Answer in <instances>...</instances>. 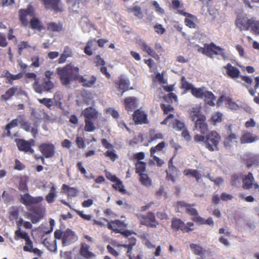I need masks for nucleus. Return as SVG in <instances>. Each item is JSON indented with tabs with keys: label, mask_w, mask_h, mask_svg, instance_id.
<instances>
[{
	"label": "nucleus",
	"mask_w": 259,
	"mask_h": 259,
	"mask_svg": "<svg viewBox=\"0 0 259 259\" xmlns=\"http://www.w3.org/2000/svg\"><path fill=\"white\" fill-rule=\"evenodd\" d=\"M57 73L59 76L61 83L65 86L68 85L71 81H77L83 87H92L96 81V77L92 75L91 79L87 80L79 74V68L72 63H68L62 67L57 68Z\"/></svg>",
	"instance_id": "1"
},
{
	"label": "nucleus",
	"mask_w": 259,
	"mask_h": 259,
	"mask_svg": "<svg viewBox=\"0 0 259 259\" xmlns=\"http://www.w3.org/2000/svg\"><path fill=\"white\" fill-rule=\"evenodd\" d=\"M43 200L44 198L41 196L33 197L28 193L21 195L20 201L30 212L28 214L27 218L33 224L37 223L44 217L46 211L45 207L42 204L36 205Z\"/></svg>",
	"instance_id": "2"
},
{
	"label": "nucleus",
	"mask_w": 259,
	"mask_h": 259,
	"mask_svg": "<svg viewBox=\"0 0 259 259\" xmlns=\"http://www.w3.org/2000/svg\"><path fill=\"white\" fill-rule=\"evenodd\" d=\"M194 140L197 143H203V146L210 152L219 150L221 135L215 131H211L205 135L196 134Z\"/></svg>",
	"instance_id": "3"
},
{
	"label": "nucleus",
	"mask_w": 259,
	"mask_h": 259,
	"mask_svg": "<svg viewBox=\"0 0 259 259\" xmlns=\"http://www.w3.org/2000/svg\"><path fill=\"white\" fill-rule=\"evenodd\" d=\"M54 74L53 71L47 70L45 72V77L43 78L42 82L38 81H34L32 84V88L34 91L39 94L44 92L52 93L55 88V84L51 79Z\"/></svg>",
	"instance_id": "4"
},
{
	"label": "nucleus",
	"mask_w": 259,
	"mask_h": 259,
	"mask_svg": "<svg viewBox=\"0 0 259 259\" xmlns=\"http://www.w3.org/2000/svg\"><path fill=\"white\" fill-rule=\"evenodd\" d=\"M198 48V52L201 53L210 58H213V56L220 55L224 60L228 58V55L226 54L225 49L215 45L213 42L209 44H205L203 47L196 45Z\"/></svg>",
	"instance_id": "5"
},
{
	"label": "nucleus",
	"mask_w": 259,
	"mask_h": 259,
	"mask_svg": "<svg viewBox=\"0 0 259 259\" xmlns=\"http://www.w3.org/2000/svg\"><path fill=\"white\" fill-rule=\"evenodd\" d=\"M54 237L57 239L61 240L63 246L74 243L78 240V236L76 233L70 229H67L64 231L56 230L54 232Z\"/></svg>",
	"instance_id": "6"
},
{
	"label": "nucleus",
	"mask_w": 259,
	"mask_h": 259,
	"mask_svg": "<svg viewBox=\"0 0 259 259\" xmlns=\"http://www.w3.org/2000/svg\"><path fill=\"white\" fill-rule=\"evenodd\" d=\"M127 225L122 221L115 220L108 222V228L116 233H120L123 236H128L132 233V230H126Z\"/></svg>",
	"instance_id": "7"
},
{
	"label": "nucleus",
	"mask_w": 259,
	"mask_h": 259,
	"mask_svg": "<svg viewBox=\"0 0 259 259\" xmlns=\"http://www.w3.org/2000/svg\"><path fill=\"white\" fill-rule=\"evenodd\" d=\"M194 226L193 222L185 224L181 219L177 218H173L171 220V228L175 231L180 230L183 233H189L194 230V228H192Z\"/></svg>",
	"instance_id": "8"
},
{
	"label": "nucleus",
	"mask_w": 259,
	"mask_h": 259,
	"mask_svg": "<svg viewBox=\"0 0 259 259\" xmlns=\"http://www.w3.org/2000/svg\"><path fill=\"white\" fill-rule=\"evenodd\" d=\"M239 78L246 83L245 86L248 89L249 93L251 96H254L257 89L259 88V76H258L254 78L255 85L254 89L251 88L252 79L250 76L240 75ZM254 101L256 104H259V92L258 93V96H255L254 98Z\"/></svg>",
	"instance_id": "9"
},
{
	"label": "nucleus",
	"mask_w": 259,
	"mask_h": 259,
	"mask_svg": "<svg viewBox=\"0 0 259 259\" xmlns=\"http://www.w3.org/2000/svg\"><path fill=\"white\" fill-rule=\"evenodd\" d=\"M140 224L151 228H156L159 223L156 220L154 213L149 212L146 214H141L138 217Z\"/></svg>",
	"instance_id": "10"
},
{
	"label": "nucleus",
	"mask_w": 259,
	"mask_h": 259,
	"mask_svg": "<svg viewBox=\"0 0 259 259\" xmlns=\"http://www.w3.org/2000/svg\"><path fill=\"white\" fill-rule=\"evenodd\" d=\"M46 10L53 11L58 13L63 11L61 0H40Z\"/></svg>",
	"instance_id": "11"
},
{
	"label": "nucleus",
	"mask_w": 259,
	"mask_h": 259,
	"mask_svg": "<svg viewBox=\"0 0 259 259\" xmlns=\"http://www.w3.org/2000/svg\"><path fill=\"white\" fill-rule=\"evenodd\" d=\"M35 15V11L32 6L29 5L26 9H20L19 11V20L22 26L27 27L29 25L27 17H33Z\"/></svg>",
	"instance_id": "12"
},
{
	"label": "nucleus",
	"mask_w": 259,
	"mask_h": 259,
	"mask_svg": "<svg viewBox=\"0 0 259 259\" xmlns=\"http://www.w3.org/2000/svg\"><path fill=\"white\" fill-rule=\"evenodd\" d=\"M38 150L46 158L54 157L55 154V147L50 143H44L38 146Z\"/></svg>",
	"instance_id": "13"
},
{
	"label": "nucleus",
	"mask_w": 259,
	"mask_h": 259,
	"mask_svg": "<svg viewBox=\"0 0 259 259\" xmlns=\"http://www.w3.org/2000/svg\"><path fill=\"white\" fill-rule=\"evenodd\" d=\"M205 116H201L200 118L197 119L195 122L194 127L196 130L200 132L202 135H204L208 132V125L206 121Z\"/></svg>",
	"instance_id": "14"
},
{
	"label": "nucleus",
	"mask_w": 259,
	"mask_h": 259,
	"mask_svg": "<svg viewBox=\"0 0 259 259\" xmlns=\"http://www.w3.org/2000/svg\"><path fill=\"white\" fill-rule=\"evenodd\" d=\"M223 68L226 70V73L224 74L230 78L236 79L240 76L241 73L239 69L236 67L232 65L230 63L227 64Z\"/></svg>",
	"instance_id": "15"
},
{
	"label": "nucleus",
	"mask_w": 259,
	"mask_h": 259,
	"mask_svg": "<svg viewBox=\"0 0 259 259\" xmlns=\"http://www.w3.org/2000/svg\"><path fill=\"white\" fill-rule=\"evenodd\" d=\"M23 90L18 87H13L9 88L5 93L1 97V100L7 102L10 100L15 95H19L22 94Z\"/></svg>",
	"instance_id": "16"
},
{
	"label": "nucleus",
	"mask_w": 259,
	"mask_h": 259,
	"mask_svg": "<svg viewBox=\"0 0 259 259\" xmlns=\"http://www.w3.org/2000/svg\"><path fill=\"white\" fill-rule=\"evenodd\" d=\"M133 119L137 124H147L149 123L147 115L140 109L135 111L133 115Z\"/></svg>",
	"instance_id": "17"
},
{
	"label": "nucleus",
	"mask_w": 259,
	"mask_h": 259,
	"mask_svg": "<svg viewBox=\"0 0 259 259\" xmlns=\"http://www.w3.org/2000/svg\"><path fill=\"white\" fill-rule=\"evenodd\" d=\"M15 142L19 151L31 154L34 152V150L30 147L27 141L21 139H16Z\"/></svg>",
	"instance_id": "18"
},
{
	"label": "nucleus",
	"mask_w": 259,
	"mask_h": 259,
	"mask_svg": "<svg viewBox=\"0 0 259 259\" xmlns=\"http://www.w3.org/2000/svg\"><path fill=\"white\" fill-rule=\"evenodd\" d=\"M178 13L181 15L186 17L185 19V23L186 26L191 28H195L196 26L194 20L196 19L195 16L185 12L184 10H178Z\"/></svg>",
	"instance_id": "19"
},
{
	"label": "nucleus",
	"mask_w": 259,
	"mask_h": 259,
	"mask_svg": "<svg viewBox=\"0 0 259 259\" xmlns=\"http://www.w3.org/2000/svg\"><path fill=\"white\" fill-rule=\"evenodd\" d=\"M82 114L85 119L96 120L99 117V112L92 107L85 108L82 111Z\"/></svg>",
	"instance_id": "20"
},
{
	"label": "nucleus",
	"mask_w": 259,
	"mask_h": 259,
	"mask_svg": "<svg viewBox=\"0 0 259 259\" xmlns=\"http://www.w3.org/2000/svg\"><path fill=\"white\" fill-rule=\"evenodd\" d=\"M258 140V138L257 136L248 131H244L240 138V143L242 144L251 143Z\"/></svg>",
	"instance_id": "21"
},
{
	"label": "nucleus",
	"mask_w": 259,
	"mask_h": 259,
	"mask_svg": "<svg viewBox=\"0 0 259 259\" xmlns=\"http://www.w3.org/2000/svg\"><path fill=\"white\" fill-rule=\"evenodd\" d=\"M25 241V245L23 248L24 251L33 252L39 257L41 256L42 251L37 248H33V242L29 237Z\"/></svg>",
	"instance_id": "22"
},
{
	"label": "nucleus",
	"mask_w": 259,
	"mask_h": 259,
	"mask_svg": "<svg viewBox=\"0 0 259 259\" xmlns=\"http://www.w3.org/2000/svg\"><path fill=\"white\" fill-rule=\"evenodd\" d=\"M48 187L50 189L48 194L46 196V200L48 203L50 204L53 203L57 197V188L53 183H51Z\"/></svg>",
	"instance_id": "23"
},
{
	"label": "nucleus",
	"mask_w": 259,
	"mask_h": 259,
	"mask_svg": "<svg viewBox=\"0 0 259 259\" xmlns=\"http://www.w3.org/2000/svg\"><path fill=\"white\" fill-rule=\"evenodd\" d=\"M90 246L85 243H82L80 245V254L85 258L91 259L95 256L92 251H90Z\"/></svg>",
	"instance_id": "24"
},
{
	"label": "nucleus",
	"mask_w": 259,
	"mask_h": 259,
	"mask_svg": "<svg viewBox=\"0 0 259 259\" xmlns=\"http://www.w3.org/2000/svg\"><path fill=\"white\" fill-rule=\"evenodd\" d=\"M139 45L143 51L146 52L155 59L159 58V56L156 52L151 47L149 46L145 41L140 40Z\"/></svg>",
	"instance_id": "25"
},
{
	"label": "nucleus",
	"mask_w": 259,
	"mask_h": 259,
	"mask_svg": "<svg viewBox=\"0 0 259 259\" xmlns=\"http://www.w3.org/2000/svg\"><path fill=\"white\" fill-rule=\"evenodd\" d=\"M254 180L253 175L250 172L246 175L242 176L243 188L246 190L252 188V182H254Z\"/></svg>",
	"instance_id": "26"
},
{
	"label": "nucleus",
	"mask_w": 259,
	"mask_h": 259,
	"mask_svg": "<svg viewBox=\"0 0 259 259\" xmlns=\"http://www.w3.org/2000/svg\"><path fill=\"white\" fill-rule=\"evenodd\" d=\"M134 234V232L132 231V233L128 236H123L127 241L125 242V244L122 245L124 247L127 248L126 253L132 252L133 247L136 244L137 240L135 237L132 236Z\"/></svg>",
	"instance_id": "27"
},
{
	"label": "nucleus",
	"mask_w": 259,
	"mask_h": 259,
	"mask_svg": "<svg viewBox=\"0 0 259 259\" xmlns=\"http://www.w3.org/2000/svg\"><path fill=\"white\" fill-rule=\"evenodd\" d=\"M249 19L245 18H237L236 20L235 24L241 31L248 30L249 29Z\"/></svg>",
	"instance_id": "28"
},
{
	"label": "nucleus",
	"mask_w": 259,
	"mask_h": 259,
	"mask_svg": "<svg viewBox=\"0 0 259 259\" xmlns=\"http://www.w3.org/2000/svg\"><path fill=\"white\" fill-rule=\"evenodd\" d=\"M61 193H65L68 197H75L78 193V190L74 187H70L66 184H63L61 188Z\"/></svg>",
	"instance_id": "29"
},
{
	"label": "nucleus",
	"mask_w": 259,
	"mask_h": 259,
	"mask_svg": "<svg viewBox=\"0 0 259 259\" xmlns=\"http://www.w3.org/2000/svg\"><path fill=\"white\" fill-rule=\"evenodd\" d=\"M238 136L235 133H230L224 138L223 144L226 149H230L232 147V144L237 142Z\"/></svg>",
	"instance_id": "30"
},
{
	"label": "nucleus",
	"mask_w": 259,
	"mask_h": 259,
	"mask_svg": "<svg viewBox=\"0 0 259 259\" xmlns=\"http://www.w3.org/2000/svg\"><path fill=\"white\" fill-rule=\"evenodd\" d=\"M115 83L118 86V90L122 91L121 95L124 92H126L129 90L130 83L128 79L121 77L119 78L118 81H117Z\"/></svg>",
	"instance_id": "31"
},
{
	"label": "nucleus",
	"mask_w": 259,
	"mask_h": 259,
	"mask_svg": "<svg viewBox=\"0 0 259 259\" xmlns=\"http://www.w3.org/2000/svg\"><path fill=\"white\" fill-rule=\"evenodd\" d=\"M189 117L192 121H195L197 119L200 118L201 116H205L201 113L200 107L195 106L190 109L189 111Z\"/></svg>",
	"instance_id": "32"
},
{
	"label": "nucleus",
	"mask_w": 259,
	"mask_h": 259,
	"mask_svg": "<svg viewBox=\"0 0 259 259\" xmlns=\"http://www.w3.org/2000/svg\"><path fill=\"white\" fill-rule=\"evenodd\" d=\"M18 125V119H13L10 122L8 123L5 127L4 131L2 134L3 138L10 137L11 136V129L16 127Z\"/></svg>",
	"instance_id": "33"
},
{
	"label": "nucleus",
	"mask_w": 259,
	"mask_h": 259,
	"mask_svg": "<svg viewBox=\"0 0 259 259\" xmlns=\"http://www.w3.org/2000/svg\"><path fill=\"white\" fill-rule=\"evenodd\" d=\"M32 17L29 23L30 27L32 29L37 30L40 32L45 29L43 24L38 18L34 17V16Z\"/></svg>",
	"instance_id": "34"
},
{
	"label": "nucleus",
	"mask_w": 259,
	"mask_h": 259,
	"mask_svg": "<svg viewBox=\"0 0 259 259\" xmlns=\"http://www.w3.org/2000/svg\"><path fill=\"white\" fill-rule=\"evenodd\" d=\"M125 109L130 113L136 108V98L135 97H128L124 99Z\"/></svg>",
	"instance_id": "35"
},
{
	"label": "nucleus",
	"mask_w": 259,
	"mask_h": 259,
	"mask_svg": "<svg viewBox=\"0 0 259 259\" xmlns=\"http://www.w3.org/2000/svg\"><path fill=\"white\" fill-rule=\"evenodd\" d=\"M47 29L52 32H61L63 29L62 23H57L54 22H49L47 24Z\"/></svg>",
	"instance_id": "36"
},
{
	"label": "nucleus",
	"mask_w": 259,
	"mask_h": 259,
	"mask_svg": "<svg viewBox=\"0 0 259 259\" xmlns=\"http://www.w3.org/2000/svg\"><path fill=\"white\" fill-rule=\"evenodd\" d=\"M195 204H189L186 209V213L192 217L191 220L196 223V219L197 217H200L197 209L193 207Z\"/></svg>",
	"instance_id": "37"
},
{
	"label": "nucleus",
	"mask_w": 259,
	"mask_h": 259,
	"mask_svg": "<svg viewBox=\"0 0 259 259\" xmlns=\"http://www.w3.org/2000/svg\"><path fill=\"white\" fill-rule=\"evenodd\" d=\"M178 169L176 167H172L171 168H168L166 170V179L168 181H171L173 183L176 182V177L178 176Z\"/></svg>",
	"instance_id": "38"
},
{
	"label": "nucleus",
	"mask_w": 259,
	"mask_h": 259,
	"mask_svg": "<svg viewBox=\"0 0 259 259\" xmlns=\"http://www.w3.org/2000/svg\"><path fill=\"white\" fill-rule=\"evenodd\" d=\"M42 244L45 246L48 250L50 251L54 252L57 250V245L56 241L54 240L53 242H51L48 240V237H45V235H44L42 236Z\"/></svg>",
	"instance_id": "39"
},
{
	"label": "nucleus",
	"mask_w": 259,
	"mask_h": 259,
	"mask_svg": "<svg viewBox=\"0 0 259 259\" xmlns=\"http://www.w3.org/2000/svg\"><path fill=\"white\" fill-rule=\"evenodd\" d=\"M205 102L210 106H214V101L216 97L214 94L210 91H206L204 96Z\"/></svg>",
	"instance_id": "40"
},
{
	"label": "nucleus",
	"mask_w": 259,
	"mask_h": 259,
	"mask_svg": "<svg viewBox=\"0 0 259 259\" xmlns=\"http://www.w3.org/2000/svg\"><path fill=\"white\" fill-rule=\"evenodd\" d=\"M149 142H152L163 138V135L161 133L158 132L155 129H150L149 131Z\"/></svg>",
	"instance_id": "41"
},
{
	"label": "nucleus",
	"mask_w": 259,
	"mask_h": 259,
	"mask_svg": "<svg viewBox=\"0 0 259 259\" xmlns=\"http://www.w3.org/2000/svg\"><path fill=\"white\" fill-rule=\"evenodd\" d=\"M127 11L129 13H133L136 17L139 19H142L143 17L142 9L139 6L127 8Z\"/></svg>",
	"instance_id": "42"
},
{
	"label": "nucleus",
	"mask_w": 259,
	"mask_h": 259,
	"mask_svg": "<svg viewBox=\"0 0 259 259\" xmlns=\"http://www.w3.org/2000/svg\"><path fill=\"white\" fill-rule=\"evenodd\" d=\"M249 29L255 34H259V20H256L254 18L249 19Z\"/></svg>",
	"instance_id": "43"
},
{
	"label": "nucleus",
	"mask_w": 259,
	"mask_h": 259,
	"mask_svg": "<svg viewBox=\"0 0 259 259\" xmlns=\"http://www.w3.org/2000/svg\"><path fill=\"white\" fill-rule=\"evenodd\" d=\"M206 92V90H205L204 87L199 88H196L194 87V88L192 89L191 93L192 95L196 98L203 99L204 98Z\"/></svg>",
	"instance_id": "44"
},
{
	"label": "nucleus",
	"mask_w": 259,
	"mask_h": 259,
	"mask_svg": "<svg viewBox=\"0 0 259 259\" xmlns=\"http://www.w3.org/2000/svg\"><path fill=\"white\" fill-rule=\"evenodd\" d=\"M190 247L196 255L202 257L205 254L206 250L198 245L192 243L190 245Z\"/></svg>",
	"instance_id": "45"
},
{
	"label": "nucleus",
	"mask_w": 259,
	"mask_h": 259,
	"mask_svg": "<svg viewBox=\"0 0 259 259\" xmlns=\"http://www.w3.org/2000/svg\"><path fill=\"white\" fill-rule=\"evenodd\" d=\"M136 173L139 175L144 174L146 169V163L143 161H137L135 163Z\"/></svg>",
	"instance_id": "46"
},
{
	"label": "nucleus",
	"mask_w": 259,
	"mask_h": 259,
	"mask_svg": "<svg viewBox=\"0 0 259 259\" xmlns=\"http://www.w3.org/2000/svg\"><path fill=\"white\" fill-rule=\"evenodd\" d=\"M189 203L184 201H178L175 204V210L177 212L182 213L184 210L186 211Z\"/></svg>",
	"instance_id": "47"
},
{
	"label": "nucleus",
	"mask_w": 259,
	"mask_h": 259,
	"mask_svg": "<svg viewBox=\"0 0 259 259\" xmlns=\"http://www.w3.org/2000/svg\"><path fill=\"white\" fill-rule=\"evenodd\" d=\"M172 128L178 131H183L185 128V123L178 119H175L170 123Z\"/></svg>",
	"instance_id": "48"
},
{
	"label": "nucleus",
	"mask_w": 259,
	"mask_h": 259,
	"mask_svg": "<svg viewBox=\"0 0 259 259\" xmlns=\"http://www.w3.org/2000/svg\"><path fill=\"white\" fill-rule=\"evenodd\" d=\"M242 178V175L241 174L232 175L230 179V183L231 185L235 187L240 186Z\"/></svg>",
	"instance_id": "49"
},
{
	"label": "nucleus",
	"mask_w": 259,
	"mask_h": 259,
	"mask_svg": "<svg viewBox=\"0 0 259 259\" xmlns=\"http://www.w3.org/2000/svg\"><path fill=\"white\" fill-rule=\"evenodd\" d=\"M140 176L139 181L142 185L149 187L152 185V181L148 175L146 174H142L139 175Z\"/></svg>",
	"instance_id": "50"
},
{
	"label": "nucleus",
	"mask_w": 259,
	"mask_h": 259,
	"mask_svg": "<svg viewBox=\"0 0 259 259\" xmlns=\"http://www.w3.org/2000/svg\"><path fill=\"white\" fill-rule=\"evenodd\" d=\"M246 166L248 168L252 166H259V155L251 156L246 160Z\"/></svg>",
	"instance_id": "51"
},
{
	"label": "nucleus",
	"mask_w": 259,
	"mask_h": 259,
	"mask_svg": "<svg viewBox=\"0 0 259 259\" xmlns=\"http://www.w3.org/2000/svg\"><path fill=\"white\" fill-rule=\"evenodd\" d=\"M95 120H91V119H84V131L88 132H94L96 129V126L94 123V121Z\"/></svg>",
	"instance_id": "52"
},
{
	"label": "nucleus",
	"mask_w": 259,
	"mask_h": 259,
	"mask_svg": "<svg viewBox=\"0 0 259 259\" xmlns=\"http://www.w3.org/2000/svg\"><path fill=\"white\" fill-rule=\"evenodd\" d=\"M184 174L186 176H191L195 178L197 182L201 179V174L196 169H188L184 171Z\"/></svg>",
	"instance_id": "53"
},
{
	"label": "nucleus",
	"mask_w": 259,
	"mask_h": 259,
	"mask_svg": "<svg viewBox=\"0 0 259 259\" xmlns=\"http://www.w3.org/2000/svg\"><path fill=\"white\" fill-rule=\"evenodd\" d=\"M29 237L28 234L26 232L22 231L20 228H18V229L15 232L14 239L16 240H18L20 239L26 240Z\"/></svg>",
	"instance_id": "54"
},
{
	"label": "nucleus",
	"mask_w": 259,
	"mask_h": 259,
	"mask_svg": "<svg viewBox=\"0 0 259 259\" xmlns=\"http://www.w3.org/2000/svg\"><path fill=\"white\" fill-rule=\"evenodd\" d=\"M196 223L199 225H205L207 224L210 226H213L214 225V222L211 217H209L207 219L205 220L202 217H197L196 219Z\"/></svg>",
	"instance_id": "55"
},
{
	"label": "nucleus",
	"mask_w": 259,
	"mask_h": 259,
	"mask_svg": "<svg viewBox=\"0 0 259 259\" xmlns=\"http://www.w3.org/2000/svg\"><path fill=\"white\" fill-rule=\"evenodd\" d=\"M62 98V93L60 91L56 92L54 94L53 99L52 100L56 106L58 107H61L62 104L61 102Z\"/></svg>",
	"instance_id": "56"
},
{
	"label": "nucleus",
	"mask_w": 259,
	"mask_h": 259,
	"mask_svg": "<svg viewBox=\"0 0 259 259\" xmlns=\"http://www.w3.org/2000/svg\"><path fill=\"white\" fill-rule=\"evenodd\" d=\"M165 146V142H161L158 143L156 146L151 147L150 150L151 156H153L157 151H160L162 150Z\"/></svg>",
	"instance_id": "57"
},
{
	"label": "nucleus",
	"mask_w": 259,
	"mask_h": 259,
	"mask_svg": "<svg viewBox=\"0 0 259 259\" xmlns=\"http://www.w3.org/2000/svg\"><path fill=\"white\" fill-rule=\"evenodd\" d=\"M38 102L45 106L48 109H51L54 105V102L52 99L44 98L42 99H38Z\"/></svg>",
	"instance_id": "58"
},
{
	"label": "nucleus",
	"mask_w": 259,
	"mask_h": 259,
	"mask_svg": "<svg viewBox=\"0 0 259 259\" xmlns=\"http://www.w3.org/2000/svg\"><path fill=\"white\" fill-rule=\"evenodd\" d=\"M115 184L112 185V187L116 190H119L120 192L124 193L126 190L124 188V187L122 182L119 179H118L117 181H115Z\"/></svg>",
	"instance_id": "59"
},
{
	"label": "nucleus",
	"mask_w": 259,
	"mask_h": 259,
	"mask_svg": "<svg viewBox=\"0 0 259 259\" xmlns=\"http://www.w3.org/2000/svg\"><path fill=\"white\" fill-rule=\"evenodd\" d=\"M95 41V39H92L89 40L87 42L86 46L84 48V52L85 54L89 56H91L93 55V53L91 48L93 47V43Z\"/></svg>",
	"instance_id": "60"
},
{
	"label": "nucleus",
	"mask_w": 259,
	"mask_h": 259,
	"mask_svg": "<svg viewBox=\"0 0 259 259\" xmlns=\"http://www.w3.org/2000/svg\"><path fill=\"white\" fill-rule=\"evenodd\" d=\"M223 114L219 112H215L212 114L211 117V119L213 123L214 124H215L217 123H219L222 122V121Z\"/></svg>",
	"instance_id": "61"
},
{
	"label": "nucleus",
	"mask_w": 259,
	"mask_h": 259,
	"mask_svg": "<svg viewBox=\"0 0 259 259\" xmlns=\"http://www.w3.org/2000/svg\"><path fill=\"white\" fill-rule=\"evenodd\" d=\"M1 77H5L7 80V82L10 84H13L14 81L13 74H11L8 70H5L4 74L2 75Z\"/></svg>",
	"instance_id": "62"
},
{
	"label": "nucleus",
	"mask_w": 259,
	"mask_h": 259,
	"mask_svg": "<svg viewBox=\"0 0 259 259\" xmlns=\"http://www.w3.org/2000/svg\"><path fill=\"white\" fill-rule=\"evenodd\" d=\"M19 216V211L17 208H13L9 212V219L12 221L16 220Z\"/></svg>",
	"instance_id": "63"
},
{
	"label": "nucleus",
	"mask_w": 259,
	"mask_h": 259,
	"mask_svg": "<svg viewBox=\"0 0 259 259\" xmlns=\"http://www.w3.org/2000/svg\"><path fill=\"white\" fill-rule=\"evenodd\" d=\"M182 88L185 89L186 90H191L192 91L194 87L191 83L186 80L184 76H183L182 77Z\"/></svg>",
	"instance_id": "64"
}]
</instances>
